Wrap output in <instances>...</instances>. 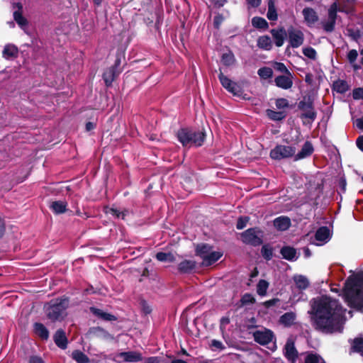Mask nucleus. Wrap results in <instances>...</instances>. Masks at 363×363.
<instances>
[{
  "label": "nucleus",
  "instance_id": "nucleus-1",
  "mask_svg": "<svg viewBox=\"0 0 363 363\" xmlns=\"http://www.w3.org/2000/svg\"><path fill=\"white\" fill-rule=\"evenodd\" d=\"M309 312L313 328L323 333L333 334L343 330L344 315L338 301L327 296L313 298Z\"/></svg>",
  "mask_w": 363,
  "mask_h": 363
},
{
  "label": "nucleus",
  "instance_id": "nucleus-2",
  "mask_svg": "<svg viewBox=\"0 0 363 363\" xmlns=\"http://www.w3.org/2000/svg\"><path fill=\"white\" fill-rule=\"evenodd\" d=\"M362 278L350 277L345 281L343 288V296L347 306L357 311H363V287Z\"/></svg>",
  "mask_w": 363,
  "mask_h": 363
},
{
  "label": "nucleus",
  "instance_id": "nucleus-3",
  "mask_svg": "<svg viewBox=\"0 0 363 363\" xmlns=\"http://www.w3.org/2000/svg\"><path fill=\"white\" fill-rule=\"evenodd\" d=\"M206 136L204 130H200L191 127L181 128L176 133L178 141L184 147H199L202 146L206 140Z\"/></svg>",
  "mask_w": 363,
  "mask_h": 363
},
{
  "label": "nucleus",
  "instance_id": "nucleus-4",
  "mask_svg": "<svg viewBox=\"0 0 363 363\" xmlns=\"http://www.w3.org/2000/svg\"><path fill=\"white\" fill-rule=\"evenodd\" d=\"M69 299L66 297L52 299L44 306L45 314L51 321L62 320L67 315Z\"/></svg>",
  "mask_w": 363,
  "mask_h": 363
},
{
  "label": "nucleus",
  "instance_id": "nucleus-5",
  "mask_svg": "<svg viewBox=\"0 0 363 363\" xmlns=\"http://www.w3.org/2000/svg\"><path fill=\"white\" fill-rule=\"evenodd\" d=\"M297 107L301 111L299 118L301 119L303 125H311L317 118L313 97L311 95L303 96L298 103Z\"/></svg>",
  "mask_w": 363,
  "mask_h": 363
},
{
  "label": "nucleus",
  "instance_id": "nucleus-6",
  "mask_svg": "<svg viewBox=\"0 0 363 363\" xmlns=\"http://www.w3.org/2000/svg\"><path fill=\"white\" fill-rule=\"evenodd\" d=\"M125 65V53L122 51H117L113 65L106 69L102 75V78L107 87L111 86L113 82L123 72Z\"/></svg>",
  "mask_w": 363,
  "mask_h": 363
},
{
  "label": "nucleus",
  "instance_id": "nucleus-7",
  "mask_svg": "<svg viewBox=\"0 0 363 363\" xmlns=\"http://www.w3.org/2000/svg\"><path fill=\"white\" fill-rule=\"evenodd\" d=\"M263 232L259 228H250L240 234L243 243L253 247H257L263 243Z\"/></svg>",
  "mask_w": 363,
  "mask_h": 363
},
{
  "label": "nucleus",
  "instance_id": "nucleus-8",
  "mask_svg": "<svg viewBox=\"0 0 363 363\" xmlns=\"http://www.w3.org/2000/svg\"><path fill=\"white\" fill-rule=\"evenodd\" d=\"M295 147L277 145L270 151L269 155L273 160H281L293 157L295 155Z\"/></svg>",
  "mask_w": 363,
  "mask_h": 363
},
{
  "label": "nucleus",
  "instance_id": "nucleus-9",
  "mask_svg": "<svg viewBox=\"0 0 363 363\" xmlns=\"http://www.w3.org/2000/svg\"><path fill=\"white\" fill-rule=\"evenodd\" d=\"M289 43L291 48H297L303 45L304 42L303 33L293 26H290L287 29Z\"/></svg>",
  "mask_w": 363,
  "mask_h": 363
},
{
  "label": "nucleus",
  "instance_id": "nucleus-10",
  "mask_svg": "<svg viewBox=\"0 0 363 363\" xmlns=\"http://www.w3.org/2000/svg\"><path fill=\"white\" fill-rule=\"evenodd\" d=\"M218 79L221 85L229 92L233 95L238 96L240 93V86L235 82H233L228 77L225 76L220 69Z\"/></svg>",
  "mask_w": 363,
  "mask_h": 363
},
{
  "label": "nucleus",
  "instance_id": "nucleus-11",
  "mask_svg": "<svg viewBox=\"0 0 363 363\" xmlns=\"http://www.w3.org/2000/svg\"><path fill=\"white\" fill-rule=\"evenodd\" d=\"M253 337L256 342L262 345H266L272 341L274 333L269 329L256 330L253 333Z\"/></svg>",
  "mask_w": 363,
  "mask_h": 363
},
{
  "label": "nucleus",
  "instance_id": "nucleus-12",
  "mask_svg": "<svg viewBox=\"0 0 363 363\" xmlns=\"http://www.w3.org/2000/svg\"><path fill=\"white\" fill-rule=\"evenodd\" d=\"M293 79L294 76L293 74H290V75L288 74H281L274 78V84L275 85L281 88L282 89H289L293 86Z\"/></svg>",
  "mask_w": 363,
  "mask_h": 363
},
{
  "label": "nucleus",
  "instance_id": "nucleus-13",
  "mask_svg": "<svg viewBox=\"0 0 363 363\" xmlns=\"http://www.w3.org/2000/svg\"><path fill=\"white\" fill-rule=\"evenodd\" d=\"M284 357L290 363H296L298 352L295 347L294 342L291 340H288L284 345Z\"/></svg>",
  "mask_w": 363,
  "mask_h": 363
},
{
  "label": "nucleus",
  "instance_id": "nucleus-14",
  "mask_svg": "<svg viewBox=\"0 0 363 363\" xmlns=\"http://www.w3.org/2000/svg\"><path fill=\"white\" fill-rule=\"evenodd\" d=\"M273 40L277 47H281L284 45L287 32L283 26L273 28L270 30Z\"/></svg>",
  "mask_w": 363,
  "mask_h": 363
},
{
  "label": "nucleus",
  "instance_id": "nucleus-15",
  "mask_svg": "<svg viewBox=\"0 0 363 363\" xmlns=\"http://www.w3.org/2000/svg\"><path fill=\"white\" fill-rule=\"evenodd\" d=\"M302 13L304 21L308 27L313 26L319 19L317 12L312 8H304Z\"/></svg>",
  "mask_w": 363,
  "mask_h": 363
},
{
  "label": "nucleus",
  "instance_id": "nucleus-16",
  "mask_svg": "<svg viewBox=\"0 0 363 363\" xmlns=\"http://www.w3.org/2000/svg\"><path fill=\"white\" fill-rule=\"evenodd\" d=\"M22 4L21 3H13V18L15 21L18 23V25L21 28H24L28 25L27 20L22 16Z\"/></svg>",
  "mask_w": 363,
  "mask_h": 363
},
{
  "label": "nucleus",
  "instance_id": "nucleus-17",
  "mask_svg": "<svg viewBox=\"0 0 363 363\" xmlns=\"http://www.w3.org/2000/svg\"><path fill=\"white\" fill-rule=\"evenodd\" d=\"M118 357L122 358L125 362H138L143 360L142 354L135 351L120 352Z\"/></svg>",
  "mask_w": 363,
  "mask_h": 363
},
{
  "label": "nucleus",
  "instance_id": "nucleus-18",
  "mask_svg": "<svg viewBox=\"0 0 363 363\" xmlns=\"http://www.w3.org/2000/svg\"><path fill=\"white\" fill-rule=\"evenodd\" d=\"M196 267L194 260L184 259L178 264V271L180 274H191Z\"/></svg>",
  "mask_w": 363,
  "mask_h": 363
},
{
  "label": "nucleus",
  "instance_id": "nucleus-19",
  "mask_svg": "<svg viewBox=\"0 0 363 363\" xmlns=\"http://www.w3.org/2000/svg\"><path fill=\"white\" fill-rule=\"evenodd\" d=\"M314 151L313 146L310 141H306L301 150L295 155V160H299L311 156Z\"/></svg>",
  "mask_w": 363,
  "mask_h": 363
},
{
  "label": "nucleus",
  "instance_id": "nucleus-20",
  "mask_svg": "<svg viewBox=\"0 0 363 363\" xmlns=\"http://www.w3.org/2000/svg\"><path fill=\"white\" fill-rule=\"evenodd\" d=\"M18 55V48L13 44H6L2 51V56L6 60L16 58Z\"/></svg>",
  "mask_w": 363,
  "mask_h": 363
},
{
  "label": "nucleus",
  "instance_id": "nucleus-21",
  "mask_svg": "<svg viewBox=\"0 0 363 363\" xmlns=\"http://www.w3.org/2000/svg\"><path fill=\"white\" fill-rule=\"evenodd\" d=\"M274 226L281 231L286 230L291 226V220L287 216H279L274 220Z\"/></svg>",
  "mask_w": 363,
  "mask_h": 363
},
{
  "label": "nucleus",
  "instance_id": "nucleus-22",
  "mask_svg": "<svg viewBox=\"0 0 363 363\" xmlns=\"http://www.w3.org/2000/svg\"><path fill=\"white\" fill-rule=\"evenodd\" d=\"M92 315L104 321H115L117 320L116 316L114 315L94 307H92Z\"/></svg>",
  "mask_w": 363,
  "mask_h": 363
},
{
  "label": "nucleus",
  "instance_id": "nucleus-23",
  "mask_svg": "<svg viewBox=\"0 0 363 363\" xmlns=\"http://www.w3.org/2000/svg\"><path fill=\"white\" fill-rule=\"evenodd\" d=\"M280 253L283 258L288 261H294L298 258L296 250L291 246H284L281 247Z\"/></svg>",
  "mask_w": 363,
  "mask_h": 363
},
{
  "label": "nucleus",
  "instance_id": "nucleus-24",
  "mask_svg": "<svg viewBox=\"0 0 363 363\" xmlns=\"http://www.w3.org/2000/svg\"><path fill=\"white\" fill-rule=\"evenodd\" d=\"M55 343L61 349H65L67 345V339L62 330L56 331L53 336Z\"/></svg>",
  "mask_w": 363,
  "mask_h": 363
},
{
  "label": "nucleus",
  "instance_id": "nucleus-25",
  "mask_svg": "<svg viewBox=\"0 0 363 363\" xmlns=\"http://www.w3.org/2000/svg\"><path fill=\"white\" fill-rule=\"evenodd\" d=\"M104 211L107 215H111L115 218H121L123 220L125 219V217L129 213V211L126 209L120 211L115 207H105Z\"/></svg>",
  "mask_w": 363,
  "mask_h": 363
},
{
  "label": "nucleus",
  "instance_id": "nucleus-26",
  "mask_svg": "<svg viewBox=\"0 0 363 363\" xmlns=\"http://www.w3.org/2000/svg\"><path fill=\"white\" fill-rule=\"evenodd\" d=\"M213 247L207 243H201L197 245L196 247V255L200 257L202 260H204V258L208 255V254L212 251Z\"/></svg>",
  "mask_w": 363,
  "mask_h": 363
},
{
  "label": "nucleus",
  "instance_id": "nucleus-27",
  "mask_svg": "<svg viewBox=\"0 0 363 363\" xmlns=\"http://www.w3.org/2000/svg\"><path fill=\"white\" fill-rule=\"evenodd\" d=\"M350 89L347 82L345 80L337 79L333 83L332 90L339 94H345Z\"/></svg>",
  "mask_w": 363,
  "mask_h": 363
},
{
  "label": "nucleus",
  "instance_id": "nucleus-28",
  "mask_svg": "<svg viewBox=\"0 0 363 363\" xmlns=\"http://www.w3.org/2000/svg\"><path fill=\"white\" fill-rule=\"evenodd\" d=\"M223 256V252L211 251L204 260L202 262V264L206 267H208L216 262Z\"/></svg>",
  "mask_w": 363,
  "mask_h": 363
},
{
  "label": "nucleus",
  "instance_id": "nucleus-29",
  "mask_svg": "<svg viewBox=\"0 0 363 363\" xmlns=\"http://www.w3.org/2000/svg\"><path fill=\"white\" fill-rule=\"evenodd\" d=\"M257 46L264 50H270L272 48V43L269 36L262 35L257 39Z\"/></svg>",
  "mask_w": 363,
  "mask_h": 363
},
{
  "label": "nucleus",
  "instance_id": "nucleus-30",
  "mask_svg": "<svg viewBox=\"0 0 363 363\" xmlns=\"http://www.w3.org/2000/svg\"><path fill=\"white\" fill-rule=\"evenodd\" d=\"M35 333L38 335L42 340H48L49 337V332L45 325L40 323L34 324Z\"/></svg>",
  "mask_w": 363,
  "mask_h": 363
},
{
  "label": "nucleus",
  "instance_id": "nucleus-31",
  "mask_svg": "<svg viewBox=\"0 0 363 363\" xmlns=\"http://www.w3.org/2000/svg\"><path fill=\"white\" fill-rule=\"evenodd\" d=\"M296 314L293 312H287L283 314L279 319V322L286 327H290L294 323Z\"/></svg>",
  "mask_w": 363,
  "mask_h": 363
},
{
  "label": "nucleus",
  "instance_id": "nucleus-32",
  "mask_svg": "<svg viewBox=\"0 0 363 363\" xmlns=\"http://www.w3.org/2000/svg\"><path fill=\"white\" fill-rule=\"evenodd\" d=\"M330 235V230L327 226L320 227L315 232V238L318 241L324 242Z\"/></svg>",
  "mask_w": 363,
  "mask_h": 363
},
{
  "label": "nucleus",
  "instance_id": "nucleus-33",
  "mask_svg": "<svg viewBox=\"0 0 363 363\" xmlns=\"http://www.w3.org/2000/svg\"><path fill=\"white\" fill-rule=\"evenodd\" d=\"M50 208L57 214L62 213L67 210V203L63 201H52L50 205Z\"/></svg>",
  "mask_w": 363,
  "mask_h": 363
},
{
  "label": "nucleus",
  "instance_id": "nucleus-34",
  "mask_svg": "<svg viewBox=\"0 0 363 363\" xmlns=\"http://www.w3.org/2000/svg\"><path fill=\"white\" fill-rule=\"evenodd\" d=\"M268 11L267 17L269 21H277L278 19V14L275 6L274 0H269L267 3Z\"/></svg>",
  "mask_w": 363,
  "mask_h": 363
},
{
  "label": "nucleus",
  "instance_id": "nucleus-35",
  "mask_svg": "<svg viewBox=\"0 0 363 363\" xmlns=\"http://www.w3.org/2000/svg\"><path fill=\"white\" fill-rule=\"evenodd\" d=\"M220 61L223 65L230 67L235 63L236 60L233 52L231 50H229L228 52L222 55Z\"/></svg>",
  "mask_w": 363,
  "mask_h": 363
},
{
  "label": "nucleus",
  "instance_id": "nucleus-36",
  "mask_svg": "<svg viewBox=\"0 0 363 363\" xmlns=\"http://www.w3.org/2000/svg\"><path fill=\"white\" fill-rule=\"evenodd\" d=\"M346 32V35L355 42H357L363 35V32L358 28L347 27Z\"/></svg>",
  "mask_w": 363,
  "mask_h": 363
},
{
  "label": "nucleus",
  "instance_id": "nucleus-37",
  "mask_svg": "<svg viewBox=\"0 0 363 363\" xmlns=\"http://www.w3.org/2000/svg\"><path fill=\"white\" fill-rule=\"evenodd\" d=\"M294 280L296 287L300 290H304L309 286V281L308 279L303 275L294 276Z\"/></svg>",
  "mask_w": 363,
  "mask_h": 363
},
{
  "label": "nucleus",
  "instance_id": "nucleus-38",
  "mask_svg": "<svg viewBox=\"0 0 363 363\" xmlns=\"http://www.w3.org/2000/svg\"><path fill=\"white\" fill-rule=\"evenodd\" d=\"M252 25L254 28L266 30L269 27L268 22L262 17L255 16L252 19Z\"/></svg>",
  "mask_w": 363,
  "mask_h": 363
},
{
  "label": "nucleus",
  "instance_id": "nucleus-39",
  "mask_svg": "<svg viewBox=\"0 0 363 363\" xmlns=\"http://www.w3.org/2000/svg\"><path fill=\"white\" fill-rule=\"evenodd\" d=\"M304 363H326L325 359L318 354L309 352L306 354Z\"/></svg>",
  "mask_w": 363,
  "mask_h": 363
},
{
  "label": "nucleus",
  "instance_id": "nucleus-40",
  "mask_svg": "<svg viewBox=\"0 0 363 363\" xmlns=\"http://www.w3.org/2000/svg\"><path fill=\"white\" fill-rule=\"evenodd\" d=\"M155 258L162 262H174L175 261V257L174 255L169 252H159L156 254Z\"/></svg>",
  "mask_w": 363,
  "mask_h": 363
},
{
  "label": "nucleus",
  "instance_id": "nucleus-41",
  "mask_svg": "<svg viewBox=\"0 0 363 363\" xmlns=\"http://www.w3.org/2000/svg\"><path fill=\"white\" fill-rule=\"evenodd\" d=\"M267 115L271 120L274 121H282L286 116L284 111H276L271 109L267 110Z\"/></svg>",
  "mask_w": 363,
  "mask_h": 363
},
{
  "label": "nucleus",
  "instance_id": "nucleus-42",
  "mask_svg": "<svg viewBox=\"0 0 363 363\" xmlns=\"http://www.w3.org/2000/svg\"><path fill=\"white\" fill-rule=\"evenodd\" d=\"M257 74L262 79H271L273 77V70L269 67H262L257 71Z\"/></svg>",
  "mask_w": 363,
  "mask_h": 363
},
{
  "label": "nucleus",
  "instance_id": "nucleus-43",
  "mask_svg": "<svg viewBox=\"0 0 363 363\" xmlns=\"http://www.w3.org/2000/svg\"><path fill=\"white\" fill-rule=\"evenodd\" d=\"M269 288V282L264 279H260L257 285V293L261 296L267 294Z\"/></svg>",
  "mask_w": 363,
  "mask_h": 363
},
{
  "label": "nucleus",
  "instance_id": "nucleus-44",
  "mask_svg": "<svg viewBox=\"0 0 363 363\" xmlns=\"http://www.w3.org/2000/svg\"><path fill=\"white\" fill-rule=\"evenodd\" d=\"M352 349L353 352L359 353L362 355H363V338H354L353 340V344L352 345Z\"/></svg>",
  "mask_w": 363,
  "mask_h": 363
},
{
  "label": "nucleus",
  "instance_id": "nucleus-45",
  "mask_svg": "<svg viewBox=\"0 0 363 363\" xmlns=\"http://www.w3.org/2000/svg\"><path fill=\"white\" fill-rule=\"evenodd\" d=\"M72 357L77 363H89V362L87 356L78 350L74 351L72 354Z\"/></svg>",
  "mask_w": 363,
  "mask_h": 363
},
{
  "label": "nucleus",
  "instance_id": "nucleus-46",
  "mask_svg": "<svg viewBox=\"0 0 363 363\" xmlns=\"http://www.w3.org/2000/svg\"><path fill=\"white\" fill-rule=\"evenodd\" d=\"M262 256L267 261L272 259L273 249L267 245H264L261 249Z\"/></svg>",
  "mask_w": 363,
  "mask_h": 363
},
{
  "label": "nucleus",
  "instance_id": "nucleus-47",
  "mask_svg": "<svg viewBox=\"0 0 363 363\" xmlns=\"http://www.w3.org/2000/svg\"><path fill=\"white\" fill-rule=\"evenodd\" d=\"M337 13V4L336 2L333 3L328 9V20L336 22Z\"/></svg>",
  "mask_w": 363,
  "mask_h": 363
},
{
  "label": "nucleus",
  "instance_id": "nucleus-48",
  "mask_svg": "<svg viewBox=\"0 0 363 363\" xmlns=\"http://www.w3.org/2000/svg\"><path fill=\"white\" fill-rule=\"evenodd\" d=\"M273 67L275 70L281 72L283 74L290 75V74H292L283 62H275Z\"/></svg>",
  "mask_w": 363,
  "mask_h": 363
},
{
  "label": "nucleus",
  "instance_id": "nucleus-49",
  "mask_svg": "<svg viewBox=\"0 0 363 363\" xmlns=\"http://www.w3.org/2000/svg\"><path fill=\"white\" fill-rule=\"evenodd\" d=\"M240 302L242 306H246L255 303L256 299L251 294L246 293L241 297Z\"/></svg>",
  "mask_w": 363,
  "mask_h": 363
},
{
  "label": "nucleus",
  "instance_id": "nucleus-50",
  "mask_svg": "<svg viewBox=\"0 0 363 363\" xmlns=\"http://www.w3.org/2000/svg\"><path fill=\"white\" fill-rule=\"evenodd\" d=\"M92 335L106 338L109 336V333L100 327H92Z\"/></svg>",
  "mask_w": 363,
  "mask_h": 363
},
{
  "label": "nucleus",
  "instance_id": "nucleus-51",
  "mask_svg": "<svg viewBox=\"0 0 363 363\" xmlns=\"http://www.w3.org/2000/svg\"><path fill=\"white\" fill-rule=\"evenodd\" d=\"M335 23L336 22L330 20H328L327 21H323V28L326 33H332L335 30Z\"/></svg>",
  "mask_w": 363,
  "mask_h": 363
},
{
  "label": "nucleus",
  "instance_id": "nucleus-52",
  "mask_svg": "<svg viewBox=\"0 0 363 363\" xmlns=\"http://www.w3.org/2000/svg\"><path fill=\"white\" fill-rule=\"evenodd\" d=\"M303 54L311 60H315L316 58V51L312 47H307L303 49Z\"/></svg>",
  "mask_w": 363,
  "mask_h": 363
},
{
  "label": "nucleus",
  "instance_id": "nucleus-53",
  "mask_svg": "<svg viewBox=\"0 0 363 363\" xmlns=\"http://www.w3.org/2000/svg\"><path fill=\"white\" fill-rule=\"evenodd\" d=\"M249 217L247 216H240L238 218L236 223V228L238 230H242L247 225L249 222Z\"/></svg>",
  "mask_w": 363,
  "mask_h": 363
},
{
  "label": "nucleus",
  "instance_id": "nucleus-54",
  "mask_svg": "<svg viewBox=\"0 0 363 363\" xmlns=\"http://www.w3.org/2000/svg\"><path fill=\"white\" fill-rule=\"evenodd\" d=\"M275 105L278 109L286 108L289 106V101L285 98H279L276 99Z\"/></svg>",
  "mask_w": 363,
  "mask_h": 363
},
{
  "label": "nucleus",
  "instance_id": "nucleus-55",
  "mask_svg": "<svg viewBox=\"0 0 363 363\" xmlns=\"http://www.w3.org/2000/svg\"><path fill=\"white\" fill-rule=\"evenodd\" d=\"M103 96L101 95L99 97H96L94 104H92V109L94 110H102L105 108L106 104L101 102Z\"/></svg>",
  "mask_w": 363,
  "mask_h": 363
},
{
  "label": "nucleus",
  "instance_id": "nucleus-56",
  "mask_svg": "<svg viewBox=\"0 0 363 363\" xmlns=\"http://www.w3.org/2000/svg\"><path fill=\"white\" fill-rule=\"evenodd\" d=\"M352 97L354 100L363 99V87L354 89L352 91Z\"/></svg>",
  "mask_w": 363,
  "mask_h": 363
},
{
  "label": "nucleus",
  "instance_id": "nucleus-57",
  "mask_svg": "<svg viewBox=\"0 0 363 363\" xmlns=\"http://www.w3.org/2000/svg\"><path fill=\"white\" fill-rule=\"evenodd\" d=\"M224 21V17L222 14L218 13V15L214 16L213 18V26L216 29H219L220 25Z\"/></svg>",
  "mask_w": 363,
  "mask_h": 363
},
{
  "label": "nucleus",
  "instance_id": "nucleus-58",
  "mask_svg": "<svg viewBox=\"0 0 363 363\" xmlns=\"http://www.w3.org/2000/svg\"><path fill=\"white\" fill-rule=\"evenodd\" d=\"M358 56V52L356 50L352 49L349 51L347 54V59L350 63H353L356 61Z\"/></svg>",
  "mask_w": 363,
  "mask_h": 363
},
{
  "label": "nucleus",
  "instance_id": "nucleus-59",
  "mask_svg": "<svg viewBox=\"0 0 363 363\" xmlns=\"http://www.w3.org/2000/svg\"><path fill=\"white\" fill-rule=\"evenodd\" d=\"M280 300L278 298H274L272 299L266 301L263 303V306L266 308H269L274 306H275L277 303H279Z\"/></svg>",
  "mask_w": 363,
  "mask_h": 363
},
{
  "label": "nucleus",
  "instance_id": "nucleus-60",
  "mask_svg": "<svg viewBox=\"0 0 363 363\" xmlns=\"http://www.w3.org/2000/svg\"><path fill=\"white\" fill-rule=\"evenodd\" d=\"M211 347L220 350L225 349V346L223 345V343L217 340H211Z\"/></svg>",
  "mask_w": 363,
  "mask_h": 363
},
{
  "label": "nucleus",
  "instance_id": "nucleus-61",
  "mask_svg": "<svg viewBox=\"0 0 363 363\" xmlns=\"http://www.w3.org/2000/svg\"><path fill=\"white\" fill-rule=\"evenodd\" d=\"M230 320L229 317L224 316L220 318V328L221 330H225V328L227 325L230 323Z\"/></svg>",
  "mask_w": 363,
  "mask_h": 363
},
{
  "label": "nucleus",
  "instance_id": "nucleus-62",
  "mask_svg": "<svg viewBox=\"0 0 363 363\" xmlns=\"http://www.w3.org/2000/svg\"><path fill=\"white\" fill-rule=\"evenodd\" d=\"M213 4V6L217 9L223 7L227 2L228 0H210Z\"/></svg>",
  "mask_w": 363,
  "mask_h": 363
},
{
  "label": "nucleus",
  "instance_id": "nucleus-63",
  "mask_svg": "<svg viewBox=\"0 0 363 363\" xmlns=\"http://www.w3.org/2000/svg\"><path fill=\"white\" fill-rule=\"evenodd\" d=\"M6 231V224L4 218L0 216V238L4 235Z\"/></svg>",
  "mask_w": 363,
  "mask_h": 363
},
{
  "label": "nucleus",
  "instance_id": "nucleus-64",
  "mask_svg": "<svg viewBox=\"0 0 363 363\" xmlns=\"http://www.w3.org/2000/svg\"><path fill=\"white\" fill-rule=\"evenodd\" d=\"M356 145L357 146V147L362 151L363 152V135H360L357 138V140H356Z\"/></svg>",
  "mask_w": 363,
  "mask_h": 363
}]
</instances>
